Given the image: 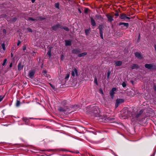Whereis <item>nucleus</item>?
<instances>
[{
  "label": "nucleus",
  "mask_w": 156,
  "mask_h": 156,
  "mask_svg": "<svg viewBox=\"0 0 156 156\" xmlns=\"http://www.w3.org/2000/svg\"><path fill=\"white\" fill-rule=\"evenodd\" d=\"M87 113H89V112H91L94 113L95 114H96L99 112V108L97 106H94L91 108L90 106L87 107L86 108Z\"/></svg>",
  "instance_id": "f257e3e1"
},
{
  "label": "nucleus",
  "mask_w": 156,
  "mask_h": 156,
  "mask_svg": "<svg viewBox=\"0 0 156 156\" xmlns=\"http://www.w3.org/2000/svg\"><path fill=\"white\" fill-rule=\"evenodd\" d=\"M119 104L117 103H116V104H115V108H117L118 106V105H119Z\"/></svg>",
  "instance_id": "a18cd8bd"
},
{
  "label": "nucleus",
  "mask_w": 156,
  "mask_h": 156,
  "mask_svg": "<svg viewBox=\"0 0 156 156\" xmlns=\"http://www.w3.org/2000/svg\"><path fill=\"white\" fill-rule=\"evenodd\" d=\"M98 27L99 29L100 33H103V28L102 26H99Z\"/></svg>",
  "instance_id": "412c9836"
},
{
  "label": "nucleus",
  "mask_w": 156,
  "mask_h": 156,
  "mask_svg": "<svg viewBox=\"0 0 156 156\" xmlns=\"http://www.w3.org/2000/svg\"><path fill=\"white\" fill-rule=\"evenodd\" d=\"M61 29H64L66 30L67 31H69V29L67 27H61Z\"/></svg>",
  "instance_id": "5701e85b"
},
{
  "label": "nucleus",
  "mask_w": 156,
  "mask_h": 156,
  "mask_svg": "<svg viewBox=\"0 0 156 156\" xmlns=\"http://www.w3.org/2000/svg\"><path fill=\"white\" fill-rule=\"evenodd\" d=\"M143 113V111L142 110H140L139 112V113L136 116V118H138V117L140 116V115H141Z\"/></svg>",
  "instance_id": "4be33fe9"
},
{
  "label": "nucleus",
  "mask_w": 156,
  "mask_h": 156,
  "mask_svg": "<svg viewBox=\"0 0 156 156\" xmlns=\"http://www.w3.org/2000/svg\"><path fill=\"white\" fill-rule=\"evenodd\" d=\"M20 43L21 42L19 40L17 43V45L19 46L20 44Z\"/></svg>",
  "instance_id": "c03bdc74"
},
{
  "label": "nucleus",
  "mask_w": 156,
  "mask_h": 156,
  "mask_svg": "<svg viewBox=\"0 0 156 156\" xmlns=\"http://www.w3.org/2000/svg\"><path fill=\"white\" fill-rule=\"evenodd\" d=\"M96 17H100V18H101V16L100 15H96Z\"/></svg>",
  "instance_id": "de8ad7c7"
},
{
  "label": "nucleus",
  "mask_w": 156,
  "mask_h": 156,
  "mask_svg": "<svg viewBox=\"0 0 156 156\" xmlns=\"http://www.w3.org/2000/svg\"><path fill=\"white\" fill-rule=\"evenodd\" d=\"M135 56L139 58H141V55L140 53L136 52L135 53Z\"/></svg>",
  "instance_id": "dca6fc26"
},
{
  "label": "nucleus",
  "mask_w": 156,
  "mask_h": 156,
  "mask_svg": "<svg viewBox=\"0 0 156 156\" xmlns=\"http://www.w3.org/2000/svg\"><path fill=\"white\" fill-rule=\"evenodd\" d=\"M26 49V47L25 46H24L23 48V50L25 51Z\"/></svg>",
  "instance_id": "49530a36"
},
{
  "label": "nucleus",
  "mask_w": 156,
  "mask_h": 156,
  "mask_svg": "<svg viewBox=\"0 0 156 156\" xmlns=\"http://www.w3.org/2000/svg\"><path fill=\"white\" fill-rule=\"evenodd\" d=\"M90 29H86L85 30V32L87 35L89 33Z\"/></svg>",
  "instance_id": "7c9ffc66"
},
{
  "label": "nucleus",
  "mask_w": 156,
  "mask_h": 156,
  "mask_svg": "<svg viewBox=\"0 0 156 156\" xmlns=\"http://www.w3.org/2000/svg\"><path fill=\"white\" fill-rule=\"evenodd\" d=\"M28 20H31L33 21H34L35 20V19H33L31 17H29L28 18Z\"/></svg>",
  "instance_id": "e433bc0d"
},
{
  "label": "nucleus",
  "mask_w": 156,
  "mask_h": 156,
  "mask_svg": "<svg viewBox=\"0 0 156 156\" xmlns=\"http://www.w3.org/2000/svg\"><path fill=\"white\" fill-rule=\"evenodd\" d=\"M4 31H5V30H4Z\"/></svg>",
  "instance_id": "052dcab7"
},
{
  "label": "nucleus",
  "mask_w": 156,
  "mask_h": 156,
  "mask_svg": "<svg viewBox=\"0 0 156 156\" xmlns=\"http://www.w3.org/2000/svg\"><path fill=\"white\" fill-rule=\"evenodd\" d=\"M122 85L123 87H125L126 86V84L125 82H123L122 83Z\"/></svg>",
  "instance_id": "f704fd0d"
},
{
  "label": "nucleus",
  "mask_w": 156,
  "mask_h": 156,
  "mask_svg": "<svg viewBox=\"0 0 156 156\" xmlns=\"http://www.w3.org/2000/svg\"><path fill=\"white\" fill-rule=\"evenodd\" d=\"M138 67V65L136 64H133L131 67V69H137Z\"/></svg>",
  "instance_id": "6ab92c4d"
},
{
  "label": "nucleus",
  "mask_w": 156,
  "mask_h": 156,
  "mask_svg": "<svg viewBox=\"0 0 156 156\" xmlns=\"http://www.w3.org/2000/svg\"><path fill=\"white\" fill-rule=\"evenodd\" d=\"M23 67V65H22L21 62H20L18 65V68L19 70H21Z\"/></svg>",
  "instance_id": "f8f14e48"
},
{
  "label": "nucleus",
  "mask_w": 156,
  "mask_h": 156,
  "mask_svg": "<svg viewBox=\"0 0 156 156\" xmlns=\"http://www.w3.org/2000/svg\"><path fill=\"white\" fill-rule=\"evenodd\" d=\"M59 3L58 2L56 3L55 4V6L56 8H58V9H59Z\"/></svg>",
  "instance_id": "393cba45"
},
{
  "label": "nucleus",
  "mask_w": 156,
  "mask_h": 156,
  "mask_svg": "<svg viewBox=\"0 0 156 156\" xmlns=\"http://www.w3.org/2000/svg\"><path fill=\"white\" fill-rule=\"evenodd\" d=\"M119 26L123 25L124 26L126 27V28H127L129 27V23H126L123 22H120L119 24Z\"/></svg>",
  "instance_id": "9d476101"
},
{
  "label": "nucleus",
  "mask_w": 156,
  "mask_h": 156,
  "mask_svg": "<svg viewBox=\"0 0 156 156\" xmlns=\"http://www.w3.org/2000/svg\"><path fill=\"white\" fill-rule=\"evenodd\" d=\"M6 16V15H5V16L4 17H5Z\"/></svg>",
  "instance_id": "bf43d9fd"
},
{
  "label": "nucleus",
  "mask_w": 156,
  "mask_h": 156,
  "mask_svg": "<svg viewBox=\"0 0 156 156\" xmlns=\"http://www.w3.org/2000/svg\"><path fill=\"white\" fill-rule=\"evenodd\" d=\"M103 33H100V37H101V38L103 39Z\"/></svg>",
  "instance_id": "a19ab883"
},
{
  "label": "nucleus",
  "mask_w": 156,
  "mask_h": 156,
  "mask_svg": "<svg viewBox=\"0 0 156 156\" xmlns=\"http://www.w3.org/2000/svg\"><path fill=\"white\" fill-rule=\"evenodd\" d=\"M12 63H11L9 65V67L10 68H11L12 67Z\"/></svg>",
  "instance_id": "8fccbe9b"
},
{
  "label": "nucleus",
  "mask_w": 156,
  "mask_h": 156,
  "mask_svg": "<svg viewBox=\"0 0 156 156\" xmlns=\"http://www.w3.org/2000/svg\"><path fill=\"white\" fill-rule=\"evenodd\" d=\"M106 16L108 18V21H110V22H111L114 20L113 19V16H112L110 14H107Z\"/></svg>",
  "instance_id": "20e7f679"
},
{
  "label": "nucleus",
  "mask_w": 156,
  "mask_h": 156,
  "mask_svg": "<svg viewBox=\"0 0 156 156\" xmlns=\"http://www.w3.org/2000/svg\"><path fill=\"white\" fill-rule=\"evenodd\" d=\"M110 73H111V72L110 71H108V73H107L108 78H109V76H110Z\"/></svg>",
  "instance_id": "58836bf2"
},
{
  "label": "nucleus",
  "mask_w": 156,
  "mask_h": 156,
  "mask_svg": "<svg viewBox=\"0 0 156 156\" xmlns=\"http://www.w3.org/2000/svg\"><path fill=\"white\" fill-rule=\"evenodd\" d=\"M63 55H61V58H63Z\"/></svg>",
  "instance_id": "6e6d98bb"
},
{
  "label": "nucleus",
  "mask_w": 156,
  "mask_h": 156,
  "mask_svg": "<svg viewBox=\"0 0 156 156\" xmlns=\"http://www.w3.org/2000/svg\"><path fill=\"white\" fill-rule=\"evenodd\" d=\"M43 151H48V150H43Z\"/></svg>",
  "instance_id": "13d9d810"
},
{
  "label": "nucleus",
  "mask_w": 156,
  "mask_h": 156,
  "mask_svg": "<svg viewBox=\"0 0 156 156\" xmlns=\"http://www.w3.org/2000/svg\"><path fill=\"white\" fill-rule=\"evenodd\" d=\"M49 84L50 85V86H51V87L53 89H55V87L52 84H51L50 83H49Z\"/></svg>",
  "instance_id": "37998d69"
},
{
  "label": "nucleus",
  "mask_w": 156,
  "mask_h": 156,
  "mask_svg": "<svg viewBox=\"0 0 156 156\" xmlns=\"http://www.w3.org/2000/svg\"><path fill=\"white\" fill-rule=\"evenodd\" d=\"M116 66H121L122 64V62L121 61H116L115 62Z\"/></svg>",
  "instance_id": "4468645a"
},
{
  "label": "nucleus",
  "mask_w": 156,
  "mask_h": 156,
  "mask_svg": "<svg viewBox=\"0 0 156 156\" xmlns=\"http://www.w3.org/2000/svg\"><path fill=\"white\" fill-rule=\"evenodd\" d=\"M23 119L25 122H27L29 121L28 119L26 117H23Z\"/></svg>",
  "instance_id": "b1692460"
},
{
  "label": "nucleus",
  "mask_w": 156,
  "mask_h": 156,
  "mask_svg": "<svg viewBox=\"0 0 156 156\" xmlns=\"http://www.w3.org/2000/svg\"><path fill=\"white\" fill-rule=\"evenodd\" d=\"M75 75L76 76H78V71L76 69H74L71 72V75L73 76L74 77Z\"/></svg>",
  "instance_id": "7ed1b4c3"
},
{
  "label": "nucleus",
  "mask_w": 156,
  "mask_h": 156,
  "mask_svg": "<svg viewBox=\"0 0 156 156\" xmlns=\"http://www.w3.org/2000/svg\"><path fill=\"white\" fill-rule=\"evenodd\" d=\"M33 56H34V55H36V54H35V52H33Z\"/></svg>",
  "instance_id": "603ef678"
},
{
  "label": "nucleus",
  "mask_w": 156,
  "mask_h": 156,
  "mask_svg": "<svg viewBox=\"0 0 156 156\" xmlns=\"http://www.w3.org/2000/svg\"><path fill=\"white\" fill-rule=\"evenodd\" d=\"M61 28V26L59 24H57L53 26L52 27V29L54 30H57L58 28Z\"/></svg>",
  "instance_id": "0eeeda50"
},
{
  "label": "nucleus",
  "mask_w": 156,
  "mask_h": 156,
  "mask_svg": "<svg viewBox=\"0 0 156 156\" xmlns=\"http://www.w3.org/2000/svg\"><path fill=\"white\" fill-rule=\"evenodd\" d=\"M4 97V96H3L2 95L0 96V102L2 100Z\"/></svg>",
  "instance_id": "c9c22d12"
},
{
  "label": "nucleus",
  "mask_w": 156,
  "mask_h": 156,
  "mask_svg": "<svg viewBox=\"0 0 156 156\" xmlns=\"http://www.w3.org/2000/svg\"><path fill=\"white\" fill-rule=\"evenodd\" d=\"M51 50H49L47 52V55L49 56V57H50L51 56Z\"/></svg>",
  "instance_id": "c756f323"
},
{
  "label": "nucleus",
  "mask_w": 156,
  "mask_h": 156,
  "mask_svg": "<svg viewBox=\"0 0 156 156\" xmlns=\"http://www.w3.org/2000/svg\"><path fill=\"white\" fill-rule=\"evenodd\" d=\"M40 19L41 20H44V18H40Z\"/></svg>",
  "instance_id": "3c124183"
},
{
  "label": "nucleus",
  "mask_w": 156,
  "mask_h": 156,
  "mask_svg": "<svg viewBox=\"0 0 156 156\" xmlns=\"http://www.w3.org/2000/svg\"><path fill=\"white\" fill-rule=\"evenodd\" d=\"M89 10V9L88 8H86L84 10V12L85 13H87Z\"/></svg>",
  "instance_id": "2f4dec72"
},
{
  "label": "nucleus",
  "mask_w": 156,
  "mask_h": 156,
  "mask_svg": "<svg viewBox=\"0 0 156 156\" xmlns=\"http://www.w3.org/2000/svg\"><path fill=\"white\" fill-rule=\"evenodd\" d=\"M119 18L121 20H124L126 19L129 20L130 19L129 17L126 16V15L124 13L121 14L119 16Z\"/></svg>",
  "instance_id": "f03ea898"
},
{
  "label": "nucleus",
  "mask_w": 156,
  "mask_h": 156,
  "mask_svg": "<svg viewBox=\"0 0 156 156\" xmlns=\"http://www.w3.org/2000/svg\"><path fill=\"white\" fill-rule=\"evenodd\" d=\"M90 21L91 24L92 25V26L93 27L95 26L96 24V23L95 20L93 18L91 17L90 18Z\"/></svg>",
  "instance_id": "ddd939ff"
},
{
  "label": "nucleus",
  "mask_w": 156,
  "mask_h": 156,
  "mask_svg": "<svg viewBox=\"0 0 156 156\" xmlns=\"http://www.w3.org/2000/svg\"><path fill=\"white\" fill-rule=\"evenodd\" d=\"M42 74L43 75L47 77L50 78L51 76L49 74H47V71L46 70H43L42 72Z\"/></svg>",
  "instance_id": "1a4fd4ad"
},
{
  "label": "nucleus",
  "mask_w": 156,
  "mask_h": 156,
  "mask_svg": "<svg viewBox=\"0 0 156 156\" xmlns=\"http://www.w3.org/2000/svg\"><path fill=\"white\" fill-rule=\"evenodd\" d=\"M115 16H119V14L118 12H117L115 14Z\"/></svg>",
  "instance_id": "79ce46f5"
},
{
  "label": "nucleus",
  "mask_w": 156,
  "mask_h": 156,
  "mask_svg": "<svg viewBox=\"0 0 156 156\" xmlns=\"http://www.w3.org/2000/svg\"><path fill=\"white\" fill-rule=\"evenodd\" d=\"M27 30L29 32H32V30L30 28H27Z\"/></svg>",
  "instance_id": "ea45409f"
},
{
  "label": "nucleus",
  "mask_w": 156,
  "mask_h": 156,
  "mask_svg": "<svg viewBox=\"0 0 156 156\" xmlns=\"http://www.w3.org/2000/svg\"><path fill=\"white\" fill-rule=\"evenodd\" d=\"M65 41L66 43V46H70L71 45V41L69 40H66Z\"/></svg>",
  "instance_id": "f3484780"
},
{
  "label": "nucleus",
  "mask_w": 156,
  "mask_h": 156,
  "mask_svg": "<svg viewBox=\"0 0 156 156\" xmlns=\"http://www.w3.org/2000/svg\"><path fill=\"white\" fill-rule=\"evenodd\" d=\"M78 11L80 13H81V10H80V9H78Z\"/></svg>",
  "instance_id": "09e8293b"
},
{
  "label": "nucleus",
  "mask_w": 156,
  "mask_h": 156,
  "mask_svg": "<svg viewBox=\"0 0 156 156\" xmlns=\"http://www.w3.org/2000/svg\"><path fill=\"white\" fill-rule=\"evenodd\" d=\"M67 108L65 107V108H63L62 107H59L58 109V110L60 112H64L66 110V109Z\"/></svg>",
  "instance_id": "a211bd4d"
},
{
  "label": "nucleus",
  "mask_w": 156,
  "mask_h": 156,
  "mask_svg": "<svg viewBox=\"0 0 156 156\" xmlns=\"http://www.w3.org/2000/svg\"><path fill=\"white\" fill-rule=\"evenodd\" d=\"M2 46L4 50H5V45L4 43L2 44Z\"/></svg>",
  "instance_id": "cd10ccee"
},
{
  "label": "nucleus",
  "mask_w": 156,
  "mask_h": 156,
  "mask_svg": "<svg viewBox=\"0 0 156 156\" xmlns=\"http://www.w3.org/2000/svg\"><path fill=\"white\" fill-rule=\"evenodd\" d=\"M81 51L80 49H73L72 51V52L74 54H77Z\"/></svg>",
  "instance_id": "9b49d317"
},
{
  "label": "nucleus",
  "mask_w": 156,
  "mask_h": 156,
  "mask_svg": "<svg viewBox=\"0 0 156 156\" xmlns=\"http://www.w3.org/2000/svg\"><path fill=\"white\" fill-rule=\"evenodd\" d=\"M145 68L149 69H154V66L152 64H145Z\"/></svg>",
  "instance_id": "39448f33"
},
{
  "label": "nucleus",
  "mask_w": 156,
  "mask_h": 156,
  "mask_svg": "<svg viewBox=\"0 0 156 156\" xmlns=\"http://www.w3.org/2000/svg\"><path fill=\"white\" fill-rule=\"evenodd\" d=\"M7 61V59L6 58H5L4 59L3 63L2 64V65L3 66H4L5 65V64L6 63Z\"/></svg>",
  "instance_id": "bb28decb"
},
{
  "label": "nucleus",
  "mask_w": 156,
  "mask_h": 156,
  "mask_svg": "<svg viewBox=\"0 0 156 156\" xmlns=\"http://www.w3.org/2000/svg\"><path fill=\"white\" fill-rule=\"evenodd\" d=\"M116 89L115 88H113L110 92V95L112 97L114 96V95L115 94V91Z\"/></svg>",
  "instance_id": "6e6552de"
},
{
  "label": "nucleus",
  "mask_w": 156,
  "mask_h": 156,
  "mask_svg": "<svg viewBox=\"0 0 156 156\" xmlns=\"http://www.w3.org/2000/svg\"><path fill=\"white\" fill-rule=\"evenodd\" d=\"M20 102L19 101L17 100L16 101V106L17 107H18L20 106Z\"/></svg>",
  "instance_id": "a878e982"
},
{
  "label": "nucleus",
  "mask_w": 156,
  "mask_h": 156,
  "mask_svg": "<svg viewBox=\"0 0 156 156\" xmlns=\"http://www.w3.org/2000/svg\"><path fill=\"white\" fill-rule=\"evenodd\" d=\"M67 101H66L64 100L62 101V103L66 105V104Z\"/></svg>",
  "instance_id": "4c0bfd02"
},
{
  "label": "nucleus",
  "mask_w": 156,
  "mask_h": 156,
  "mask_svg": "<svg viewBox=\"0 0 156 156\" xmlns=\"http://www.w3.org/2000/svg\"><path fill=\"white\" fill-rule=\"evenodd\" d=\"M35 72L34 70H31L29 72V76L31 79H33L34 76Z\"/></svg>",
  "instance_id": "423d86ee"
},
{
  "label": "nucleus",
  "mask_w": 156,
  "mask_h": 156,
  "mask_svg": "<svg viewBox=\"0 0 156 156\" xmlns=\"http://www.w3.org/2000/svg\"><path fill=\"white\" fill-rule=\"evenodd\" d=\"M124 101V100L122 99H117L116 101V102L119 104L123 102Z\"/></svg>",
  "instance_id": "2eb2a0df"
},
{
  "label": "nucleus",
  "mask_w": 156,
  "mask_h": 156,
  "mask_svg": "<svg viewBox=\"0 0 156 156\" xmlns=\"http://www.w3.org/2000/svg\"><path fill=\"white\" fill-rule=\"evenodd\" d=\"M35 0H31V1L32 3H34V2H35Z\"/></svg>",
  "instance_id": "864d4df0"
},
{
  "label": "nucleus",
  "mask_w": 156,
  "mask_h": 156,
  "mask_svg": "<svg viewBox=\"0 0 156 156\" xmlns=\"http://www.w3.org/2000/svg\"><path fill=\"white\" fill-rule=\"evenodd\" d=\"M16 20H17V18L16 17H14L12 19V22H14L16 21Z\"/></svg>",
  "instance_id": "72a5a7b5"
},
{
  "label": "nucleus",
  "mask_w": 156,
  "mask_h": 156,
  "mask_svg": "<svg viewBox=\"0 0 156 156\" xmlns=\"http://www.w3.org/2000/svg\"><path fill=\"white\" fill-rule=\"evenodd\" d=\"M87 54L86 52H83L78 55V56L79 57H81L86 55Z\"/></svg>",
  "instance_id": "aec40b11"
},
{
  "label": "nucleus",
  "mask_w": 156,
  "mask_h": 156,
  "mask_svg": "<svg viewBox=\"0 0 156 156\" xmlns=\"http://www.w3.org/2000/svg\"><path fill=\"white\" fill-rule=\"evenodd\" d=\"M94 82L97 85H98V83L96 78H95Z\"/></svg>",
  "instance_id": "473e14b6"
},
{
  "label": "nucleus",
  "mask_w": 156,
  "mask_h": 156,
  "mask_svg": "<svg viewBox=\"0 0 156 156\" xmlns=\"http://www.w3.org/2000/svg\"><path fill=\"white\" fill-rule=\"evenodd\" d=\"M101 93L103 94V91L102 90H101Z\"/></svg>",
  "instance_id": "5fc2aeb1"
},
{
  "label": "nucleus",
  "mask_w": 156,
  "mask_h": 156,
  "mask_svg": "<svg viewBox=\"0 0 156 156\" xmlns=\"http://www.w3.org/2000/svg\"><path fill=\"white\" fill-rule=\"evenodd\" d=\"M69 77V74H66V77H65V79L67 80Z\"/></svg>",
  "instance_id": "c85d7f7f"
},
{
  "label": "nucleus",
  "mask_w": 156,
  "mask_h": 156,
  "mask_svg": "<svg viewBox=\"0 0 156 156\" xmlns=\"http://www.w3.org/2000/svg\"><path fill=\"white\" fill-rule=\"evenodd\" d=\"M11 56L12 57L13 56V55H12V53H11Z\"/></svg>",
  "instance_id": "4d7b16f0"
}]
</instances>
